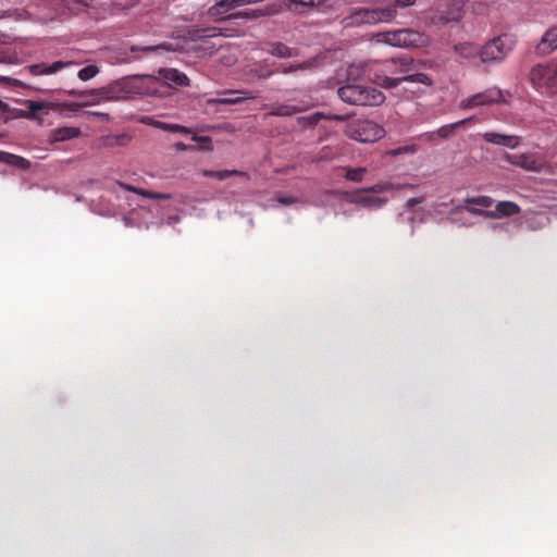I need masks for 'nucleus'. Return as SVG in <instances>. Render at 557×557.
Listing matches in <instances>:
<instances>
[{
  "label": "nucleus",
  "instance_id": "obj_27",
  "mask_svg": "<svg viewBox=\"0 0 557 557\" xmlns=\"http://www.w3.org/2000/svg\"><path fill=\"white\" fill-rule=\"evenodd\" d=\"M314 64H315L314 60H308V61H305V62H301L298 64H293L289 66L282 65V66L275 69V73L289 74V73H294L297 71L310 70L314 66Z\"/></svg>",
  "mask_w": 557,
  "mask_h": 557
},
{
  "label": "nucleus",
  "instance_id": "obj_42",
  "mask_svg": "<svg viewBox=\"0 0 557 557\" xmlns=\"http://www.w3.org/2000/svg\"><path fill=\"white\" fill-rule=\"evenodd\" d=\"M422 200H423L422 198H410L407 200L406 207L408 209H413L417 205L421 203Z\"/></svg>",
  "mask_w": 557,
  "mask_h": 557
},
{
  "label": "nucleus",
  "instance_id": "obj_5",
  "mask_svg": "<svg viewBox=\"0 0 557 557\" xmlns=\"http://www.w3.org/2000/svg\"><path fill=\"white\" fill-rule=\"evenodd\" d=\"M379 36L380 41L399 48L420 47L425 44V37L422 34L409 28L384 32Z\"/></svg>",
  "mask_w": 557,
  "mask_h": 557
},
{
  "label": "nucleus",
  "instance_id": "obj_23",
  "mask_svg": "<svg viewBox=\"0 0 557 557\" xmlns=\"http://www.w3.org/2000/svg\"><path fill=\"white\" fill-rule=\"evenodd\" d=\"M79 134H81V131L77 127L63 126V127L55 128L51 132V140L52 141H65V140L78 137Z\"/></svg>",
  "mask_w": 557,
  "mask_h": 557
},
{
  "label": "nucleus",
  "instance_id": "obj_33",
  "mask_svg": "<svg viewBox=\"0 0 557 557\" xmlns=\"http://www.w3.org/2000/svg\"><path fill=\"white\" fill-rule=\"evenodd\" d=\"M300 109L296 106H287V104H281L276 107L271 114L276 116H290L295 113H298Z\"/></svg>",
  "mask_w": 557,
  "mask_h": 557
},
{
  "label": "nucleus",
  "instance_id": "obj_16",
  "mask_svg": "<svg viewBox=\"0 0 557 557\" xmlns=\"http://www.w3.org/2000/svg\"><path fill=\"white\" fill-rule=\"evenodd\" d=\"M222 95L230 97H219L214 99H210L208 103L210 104H238L246 99H255L256 96L251 91H239L227 89L222 91Z\"/></svg>",
  "mask_w": 557,
  "mask_h": 557
},
{
  "label": "nucleus",
  "instance_id": "obj_37",
  "mask_svg": "<svg viewBox=\"0 0 557 557\" xmlns=\"http://www.w3.org/2000/svg\"><path fill=\"white\" fill-rule=\"evenodd\" d=\"M366 191H369L370 194L372 195H375V194H381V193H384V191H388V190H392L393 189V184L391 183H380V184H375L371 187H368V188H364Z\"/></svg>",
  "mask_w": 557,
  "mask_h": 557
},
{
  "label": "nucleus",
  "instance_id": "obj_46",
  "mask_svg": "<svg viewBox=\"0 0 557 557\" xmlns=\"http://www.w3.org/2000/svg\"><path fill=\"white\" fill-rule=\"evenodd\" d=\"M115 139H116L117 144L124 145L129 140V137L127 135H121V136H117Z\"/></svg>",
  "mask_w": 557,
  "mask_h": 557
},
{
  "label": "nucleus",
  "instance_id": "obj_32",
  "mask_svg": "<svg viewBox=\"0 0 557 557\" xmlns=\"http://www.w3.org/2000/svg\"><path fill=\"white\" fill-rule=\"evenodd\" d=\"M324 117L322 113L315 112L307 116H301L298 121L304 127H313Z\"/></svg>",
  "mask_w": 557,
  "mask_h": 557
},
{
  "label": "nucleus",
  "instance_id": "obj_2",
  "mask_svg": "<svg viewBox=\"0 0 557 557\" xmlns=\"http://www.w3.org/2000/svg\"><path fill=\"white\" fill-rule=\"evenodd\" d=\"M158 81L151 75L124 77L97 89L106 101H117L135 96H156Z\"/></svg>",
  "mask_w": 557,
  "mask_h": 557
},
{
  "label": "nucleus",
  "instance_id": "obj_45",
  "mask_svg": "<svg viewBox=\"0 0 557 557\" xmlns=\"http://www.w3.org/2000/svg\"><path fill=\"white\" fill-rule=\"evenodd\" d=\"M326 148H323L318 157L313 159L314 162H319L321 160H325L329 158L327 153L325 152Z\"/></svg>",
  "mask_w": 557,
  "mask_h": 557
},
{
  "label": "nucleus",
  "instance_id": "obj_11",
  "mask_svg": "<svg viewBox=\"0 0 557 557\" xmlns=\"http://www.w3.org/2000/svg\"><path fill=\"white\" fill-rule=\"evenodd\" d=\"M73 60H58L52 63L39 62L27 66L25 70L33 76L53 75L58 72L77 65Z\"/></svg>",
  "mask_w": 557,
  "mask_h": 557
},
{
  "label": "nucleus",
  "instance_id": "obj_41",
  "mask_svg": "<svg viewBox=\"0 0 557 557\" xmlns=\"http://www.w3.org/2000/svg\"><path fill=\"white\" fill-rule=\"evenodd\" d=\"M64 4L73 12L83 10L84 2L82 0H62Z\"/></svg>",
  "mask_w": 557,
  "mask_h": 557
},
{
  "label": "nucleus",
  "instance_id": "obj_30",
  "mask_svg": "<svg viewBox=\"0 0 557 557\" xmlns=\"http://www.w3.org/2000/svg\"><path fill=\"white\" fill-rule=\"evenodd\" d=\"M468 121H470V119H465V120L458 121L456 123L447 124V125L440 127L436 131L437 137H441L443 139L450 137L459 126L466 124Z\"/></svg>",
  "mask_w": 557,
  "mask_h": 557
},
{
  "label": "nucleus",
  "instance_id": "obj_26",
  "mask_svg": "<svg viewBox=\"0 0 557 557\" xmlns=\"http://www.w3.org/2000/svg\"><path fill=\"white\" fill-rule=\"evenodd\" d=\"M466 206L463 209L467 211L468 207H473L476 209L482 208H491L494 203V200L488 196H476V197H469L465 199Z\"/></svg>",
  "mask_w": 557,
  "mask_h": 557
},
{
  "label": "nucleus",
  "instance_id": "obj_49",
  "mask_svg": "<svg viewBox=\"0 0 557 557\" xmlns=\"http://www.w3.org/2000/svg\"><path fill=\"white\" fill-rule=\"evenodd\" d=\"M177 149H180V150H186V149H187V147H186V145H185V144L180 143V144H177Z\"/></svg>",
  "mask_w": 557,
  "mask_h": 557
},
{
  "label": "nucleus",
  "instance_id": "obj_28",
  "mask_svg": "<svg viewBox=\"0 0 557 557\" xmlns=\"http://www.w3.org/2000/svg\"><path fill=\"white\" fill-rule=\"evenodd\" d=\"M343 171H345V178L350 182L360 183L363 180L364 174L368 172L367 168H349L344 166Z\"/></svg>",
  "mask_w": 557,
  "mask_h": 557
},
{
  "label": "nucleus",
  "instance_id": "obj_44",
  "mask_svg": "<svg viewBox=\"0 0 557 557\" xmlns=\"http://www.w3.org/2000/svg\"><path fill=\"white\" fill-rule=\"evenodd\" d=\"M277 200L280 203L286 205V206L296 202V198H294V197H280Z\"/></svg>",
  "mask_w": 557,
  "mask_h": 557
},
{
  "label": "nucleus",
  "instance_id": "obj_19",
  "mask_svg": "<svg viewBox=\"0 0 557 557\" xmlns=\"http://www.w3.org/2000/svg\"><path fill=\"white\" fill-rule=\"evenodd\" d=\"M557 49V26L549 28L536 46L540 54H549Z\"/></svg>",
  "mask_w": 557,
  "mask_h": 557
},
{
  "label": "nucleus",
  "instance_id": "obj_3",
  "mask_svg": "<svg viewBox=\"0 0 557 557\" xmlns=\"http://www.w3.org/2000/svg\"><path fill=\"white\" fill-rule=\"evenodd\" d=\"M367 79L360 76L356 79H349L347 75V83L339 87L337 90L338 97L346 103L352 106H380L385 101L384 94L372 86H366L359 81Z\"/></svg>",
  "mask_w": 557,
  "mask_h": 557
},
{
  "label": "nucleus",
  "instance_id": "obj_7",
  "mask_svg": "<svg viewBox=\"0 0 557 557\" xmlns=\"http://www.w3.org/2000/svg\"><path fill=\"white\" fill-rule=\"evenodd\" d=\"M530 79L537 88L557 92V59L534 66L530 72Z\"/></svg>",
  "mask_w": 557,
  "mask_h": 557
},
{
  "label": "nucleus",
  "instance_id": "obj_36",
  "mask_svg": "<svg viewBox=\"0 0 557 557\" xmlns=\"http://www.w3.org/2000/svg\"><path fill=\"white\" fill-rule=\"evenodd\" d=\"M81 97H89L84 104L85 106H95L100 103L101 101H106L104 98H102V95H97V89H92L90 91H85L79 95Z\"/></svg>",
  "mask_w": 557,
  "mask_h": 557
},
{
  "label": "nucleus",
  "instance_id": "obj_48",
  "mask_svg": "<svg viewBox=\"0 0 557 557\" xmlns=\"http://www.w3.org/2000/svg\"><path fill=\"white\" fill-rule=\"evenodd\" d=\"M436 136V132H430L422 135L426 140H434Z\"/></svg>",
  "mask_w": 557,
  "mask_h": 557
},
{
  "label": "nucleus",
  "instance_id": "obj_35",
  "mask_svg": "<svg viewBox=\"0 0 557 557\" xmlns=\"http://www.w3.org/2000/svg\"><path fill=\"white\" fill-rule=\"evenodd\" d=\"M154 125L158 128H161L163 131L171 132V133H182V134L189 133L188 128H186L185 126L178 125V124H168L164 122H156Z\"/></svg>",
  "mask_w": 557,
  "mask_h": 557
},
{
  "label": "nucleus",
  "instance_id": "obj_6",
  "mask_svg": "<svg viewBox=\"0 0 557 557\" xmlns=\"http://www.w3.org/2000/svg\"><path fill=\"white\" fill-rule=\"evenodd\" d=\"M513 40L509 35H500L481 47V63L503 61L512 50Z\"/></svg>",
  "mask_w": 557,
  "mask_h": 557
},
{
  "label": "nucleus",
  "instance_id": "obj_39",
  "mask_svg": "<svg viewBox=\"0 0 557 557\" xmlns=\"http://www.w3.org/2000/svg\"><path fill=\"white\" fill-rule=\"evenodd\" d=\"M193 140L200 144L201 149L212 150V139L209 136H193Z\"/></svg>",
  "mask_w": 557,
  "mask_h": 557
},
{
  "label": "nucleus",
  "instance_id": "obj_1",
  "mask_svg": "<svg viewBox=\"0 0 557 557\" xmlns=\"http://www.w3.org/2000/svg\"><path fill=\"white\" fill-rule=\"evenodd\" d=\"M414 70L413 59L410 57H398L383 61H361L348 66L349 79L364 76L383 88L392 89L404 82L418 83L426 86L432 85V79L424 73L408 74L401 77H389L388 75L405 74Z\"/></svg>",
  "mask_w": 557,
  "mask_h": 557
},
{
  "label": "nucleus",
  "instance_id": "obj_18",
  "mask_svg": "<svg viewBox=\"0 0 557 557\" xmlns=\"http://www.w3.org/2000/svg\"><path fill=\"white\" fill-rule=\"evenodd\" d=\"M455 52L473 64L481 63V47L472 42L455 45Z\"/></svg>",
  "mask_w": 557,
  "mask_h": 557
},
{
  "label": "nucleus",
  "instance_id": "obj_13",
  "mask_svg": "<svg viewBox=\"0 0 557 557\" xmlns=\"http://www.w3.org/2000/svg\"><path fill=\"white\" fill-rule=\"evenodd\" d=\"M348 201L367 209H380L387 203V198L372 195L363 188L350 194Z\"/></svg>",
  "mask_w": 557,
  "mask_h": 557
},
{
  "label": "nucleus",
  "instance_id": "obj_34",
  "mask_svg": "<svg viewBox=\"0 0 557 557\" xmlns=\"http://www.w3.org/2000/svg\"><path fill=\"white\" fill-rule=\"evenodd\" d=\"M99 73V67L97 65H87L78 71L77 76L81 81L86 82L95 77Z\"/></svg>",
  "mask_w": 557,
  "mask_h": 557
},
{
  "label": "nucleus",
  "instance_id": "obj_14",
  "mask_svg": "<svg viewBox=\"0 0 557 557\" xmlns=\"http://www.w3.org/2000/svg\"><path fill=\"white\" fill-rule=\"evenodd\" d=\"M157 81V95L159 94V85L160 82H164L170 87H176V86H188L189 85V78L186 76L185 73L180 72L176 69H160L158 71V76H153Z\"/></svg>",
  "mask_w": 557,
  "mask_h": 557
},
{
  "label": "nucleus",
  "instance_id": "obj_12",
  "mask_svg": "<svg viewBox=\"0 0 557 557\" xmlns=\"http://www.w3.org/2000/svg\"><path fill=\"white\" fill-rule=\"evenodd\" d=\"M467 211L475 214V215H482L490 219H496L502 216H512L515 214H518L520 212V207L512 202V201H500L496 205L495 210L493 211H486L483 209H476L473 207H468Z\"/></svg>",
  "mask_w": 557,
  "mask_h": 557
},
{
  "label": "nucleus",
  "instance_id": "obj_43",
  "mask_svg": "<svg viewBox=\"0 0 557 557\" xmlns=\"http://www.w3.org/2000/svg\"><path fill=\"white\" fill-rule=\"evenodd\" d=\"M416 0H394L395 5L400 8L410 7L414 3Z\"/></svg>",
  "mask_w": 557,
  "mask_h": 557
},
{
  "label": "nucleus",
  "instance_id": "obj_21",
  "mask_svg": "<svg viewBox=\"0 0 557 557\" xmlns=\"http://www.w3.org/2000/svg\"><path fill=\"white\" fill-rule=\"evenodd\" d=\"M325 1L326 0H284V5L290 12L306 13Z\"/></svg>",
  "mask_w": 557,
  "mask_h": 557
},
{
  "label": "nucleus",
  "instance_id": "obj_20",
  "mask_svg": "<svg viewBox=\"0 0 557 557\" xmlns=\"http://www.w3.org/2000/svg\"><path fill=\"white\" fill-rule=\"evenodd\" d=\"M264 50L273 57L280 59H289L297 55V50L288 47L281 41H270L265 44Z\"/></svg>",
  "mask_w": 557,
  "mask_h": 557
},
{
  "label": "nucleus",
  "instance_id": "obj_25",
  "mask_svg": "<svg viewBox=\"0 0 557 557\" xmlns=\"http://www.w3.org/2000/svg\"><path fill=\"white\" fill-rule=\"evenodd\" d=\"M131 52H143L145 54L150 52H163V51H174V48L170 42H162L159 45L151 46H132L129 48Z\"/></svg>",
  "mask_w": 557,
  "mask_h": 557
},
{
  "label": "nucleus",
  "instance_id": "obj_15",
  "mask_svg": "<svg viewBox=\"0 0 557 557\" xmlns=\"http://www.w3.org/2000/svg\"><path fill=\"white\" fill-rule=\"evenodd\" d=\"M248 79H268L275 74V69L267 61L249 64L244 70Z\"/></svg>",
  "mask_w": 557,
  "mask_h": 557
},
{
  "label": "nucleus",
  "instance_id": "obj_4",
  "mask_svg": "<svg viewBox=\"0 0 557 557\" xmlns=\"http://www.w3.org/2000/svg\"><path fill=\"white\" fill-rule=\"evenodd\" d=\"M396 15L395 8H360L343 20L345 26H357L361 24H375L379 22H389Z\"/></svg>",
  "mask_w": 557,
  "mask_h": 557
},
{
  "label": "nucleus",
  "instance_id": "obj_29",
  "mask_svg": "<svg viewBox=\"0 0 557 557\" xmlns=\"http://www.w3.org/2000/svg\"><path fill=\"white\" fill-rule=\"evenodd\" d=\"M127 189L144 197V198H148V199L168 200L171 198V196L169 194L154 193V191L146 190V189L138 188V187L128 186Z\"/></svg>",
  "mask_w": 557,
  "mask_h": 557
},
{
  "label": "nucleus",
  "instance_id": "obj_24",
  "mask_svg": "<svg viewBox=\"0 0 557 557\" xmlns=\"http://www.w3.org/2000/svg\"><path fill=\"white\" fill-rule=\"evenodd\" d=\"M203 176L214 177L219 181H224L231 176H242V177H246V178L249 177V175L246 172L238 171V170H221V171L205 170Z\"/></svg>",
  "mask_w": 557,
  "mask_h": 557
},
{
  "label": "nucleus",
  "instance_id": "obj_40",
  "mask_svg": "<svg viewBox=\"0 0 557 557\" xmlns=\"http://www.w3.org/2000/svg\"><path fill=\"white\" fill-rule=\"evenodd\" d=\"M28 109L29 112L34 115L39 112L48 113V107L45 103L38 101H29Z\"/></svg>",
  "mask_w": 557,
  "mask_h": 557
},
{
  "label": "nucleus",
  "instance_id": "obj_38",
  "mask_svg": "<svg viewBox=\"0 0 557 557\" xmlns=\"http://www.w3.org/2000/svg\"><path fill=\"white\" fill-rule=\"evenodd\" d=\"M417 151L414 146H403L387 151L388 156L396 157L403 153L413 154Z\"/></svg>",
  "mask_w": 557,
  "mask_h": 557
},
{
  "label": "nucleus",
  "instance_id": "obj_17",
  "mask_svg": "<svg viewBox=\"0 0 557 557\" xmlns=\"http://www.w3.org/2000/svg\"><path fill=\"white\" fill-rule=\"evenodd\" d=\"M486 143L515 149L520 144V137L516 135H504L495 132H486L482 135Z\"/></svg>",
  "mask_w": 557,
  "mask_h": 557
},
{
  "label": "nucleus",
  "instance_id": "obj_8",
  "mask_svg": "<svg viewBox=\"0 0 557 557\" xmlns=\"http://www.w3.org/2000/svg\"><path fill=\"white\" fill-rule=\"evenodd\" d=\"M503 101V92L496 87L487 88L484 91L478 92L463 99L460 102L461 109H473L483 106H491Z\"/></svg>",
  "mask_w": 557,
  "mask_h": 557
},
{
  "label": "nucleus",
  "instance_id": "obj_47",
  "mask_svg": "<svg viewBox=\"0 0 557 557\" xmlns=\"http://www.w3.org/2000/svg\"><path fill=\"white\" fill-rule=\"evenodd\" d=\"M90 114L96 115L102 120H109V117H110L109 113H103V112H90Z\"/></svg>",
  "mask_w": 557,
  "mask_h": 557
},
{
  "label": "nucleus",
  "instance_id": "obj_31",
  "mask_svg": "<svg viewBox=\"0 0 557 557\" xmlns=\"http://www.w3.org/2000/svg\"><path fill=\"white\" fill-rule=\"evenodd\" d=\"M263 13L261 10H247V11H239L234 14H226L223 20L225 18H248V20H255L260 16H262Z\"/></svg>",
  "mask_w": 557,
  "mask_h": 557
},
{
  "label": "nucleus",
  "instance_id": "obj_9",
  "mask_svg": "<svg viewBox=\"0 0 557 557\" xmlns=\"http://www.w3.org/2000/svg\"><path fill=\"white\" fill-rule=\"evenodd\" d=\"M384 136V129L372 121L358 122L351 128V137L362 143H373Z\"/></svg>",
  "mask_w": 557,
  "mask_h": 557
},
{
  "label": "nucleus",
  "instance_id": "obj_10",
  "mask_svg": "<svg viewBox=\"0 0 557 557\" xmlns=\"http://www.w3.org/2000/svg\"><path fill=\"white\" fill-rule=\"evenodd\" d=\"M505 160L516 166L525 171L542 172L546 168V162L539 158L536 154H505Z\"/></svg>",
  "mask_w": 557,
  "mask_h": 557
},
{
  "label": "nucleus",
  "instance_id": "obj_22",
  "mask_svg": "<svg viewBox=\"0 0 557 557\" xmlns=\"http://www.w3.org/2000/svg\"><path fill=\"white\" fill-rule=\"evenodd\" d=\"M0 162L12 165V166H16L22 170H28L30 168V162L27 159L16 156V154H13V153H10V152H7V151H1V150H0Z\"/></svg>",
  "mask_w": 557,
  "mask_h": 557
}]
</instances>
